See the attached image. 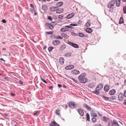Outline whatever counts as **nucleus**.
Returning a JSON list of instances; mask_svg holds the SVG:
<instances>
[{"label":"nucleus","mask_w":126,"mask_h":126,"mask_svg":"<svg viewBox=\"0 0 126 126\" xmlns=\"http://www.w3.org/2000/svg\"><path fill=\"white\" fill-rule=\"evenodd\" d=\"M110 87V86L109 85H106L104 86V90L106 91H109Z\"/></svg>","instance_id":"obj_19"},{"label":"nucleus","mask_w":126,"mask_h":126,"mask_svg":"<svg viewBox=\"0 0 126 126\" xmlns=\"http://www.w3.org/2000/svg\"><path fill=\"white\" fill-rule=\"evenodd\" d=\"M53 49V48L52 47H49L48 48V50L49 51H51Z\"/></svg>","instance_id":"obj_44"},{"label":"nucleus","mask_w":126,"mask_h":126,"mask_svg":"<svg viewBox=\"0 0 126 126\" xmlns=\"http://www.w3.org/2000/svg\"><path fill=\"white\" fill-rule=\"evenodd\" d=\"M49 126H59V124L55 121H53L49 124Z\"/></svg>","instance_id":"obj_12"},{"label":"nucleus","mask_w":126,"mask_h":126,"mask_svg":"<svg viewBox=\"0 0 126 126\" xmlns=\"http://www.w3.org/2000/svg\"><path fill=\"white\" fill-rule=\"evenodd\" d=\"M83 106L89 111H90L91 110V107L86 104H84L83 105Z\"/></svg>","instance_id":"obj_7"},{"label":"nucleus","mask_w":126,"mask_h":126,"mask_svg":"<svg viewBox=\"0 0 126 126\" xmlns=\"http://www.w3.org/2000/svg\"><path fill=\"white\" fill-rule=\"evenodd\" d=\"M75 15V14L73 13H72L69 14L66 16V18L67 19H69Z\"/></svg>","instance_id":"obj_11"},{"label":"nucleus","mask_w":126,"mask_h":126,"mask_svg":"<svg viewBox=\"0 0 126 126\" xmlns=\"http://www.w3.org/2000/svg\"><path fill=\"white\" fill-rule=\"evenodd\" d=\"M69 44L71 46L75 48H78L79 47L78 45L73 43V42H70Z\"/></svg>","instance_id":"obj_9"},{"label":"nucleus","mask_w":126,"mask_h":126,"mask_svg":"<svg viewBox=\"0 0 126 126\" xmlns=\"http://www.w3.org/2000/svg\"><path fill=\"white\" fill-rule=\"evenodd\" d=\"M94 126H102V125L100 124H97L94 125Z\"/></svg>","instance_id":"obj_50"},{"label":"nucleus","mask_w":126,"mask_h":126,"mask_svg":"<svg viewBox=\"0 0 126 126\" xmlns=\"http://www.w3.org/2000/svg\"><path fill=\"white\" fill-rule=\"evenodd\" d=\"M123 104L126 106V99L124 100Z\"/></svg>","instance_id":"obj_57"},{"label":"nucleus","mask_w":126,"mask_h":126,"mask_svg":"<svg viewBox=\"0 0 126 126\" xmlns=\"http://www.w3.org/2000/svg\"><path fill=\"white\" fill-rule=\"evenodd\" d=\"M124 23V20L123 17H121L119 20V24H122Z\"/></svg>","instance_id":"obj_31"},{"label":"nucleus","mask_w":126,"mask_h":126,"mask_svg":"<svg viewBox=\"0 0 126 126\" xmlns=\"http://www.w3.org/2000/svg\"><path fill=\"white\" fill-rule=\"evenodd\" d=\"M88 86L89 87L91 88H93L95 86L94 84L93 83H91L89 84Z\"/></svg>","instance_id":"obj_29"},{"label":"nucleus","mask_w":126,"mask_h":126,"mask_svg":"<svg viewBox=\"0 0 126 126\" xmlns=\"http://www.w3.org/2000/svg\"><path fill=\"white\" fill-rule=\"evenodd\" d=\"M123 57L125 60H126V54L124 55Z\"/></svg>","instance_id":"obj_51"},{"label":"nucleus","mask_w":126,"mask_h":126,"mask_svg":"<svg viewBox=\"0 0 126 126\" xmlns=\"http://www.w3.org/2000/svg\"><path fill=\"white\" fill-rule=\"evenodd\" d=\"M103 97L106 100H108L109 99V98L106 97V96H104V95H103Z\"/></svg>","instance_id":"obj_46"},{"label":"nucleus","mask_w":126,"mask_h":126,"mask_svg":"<svg viewBox=\"0 0 126 126\" xmlns=\"http://www.w3.org/2000/svg\"><path fill=\"white\" fill-rule=\"evenodd\" d=\"M110 98L111 100H114L116 99V97L115 96L113 95L110 97Z\"/></svg>","instance_id":"obj_38"},{"label":"nucleus","mask_w":126,"mask_h":126,"mask_svg":"<svg viewBox=\"0 0 126 126\" xmlns=\"http://www.w3.org/2000/svg\"><path fill=\"white\" fill-rule=\"evenodd\" d=\"M58 87L60 88L62 86L60 84H58Z\"/></svg>","instance_id":"obj_59"},{"label":"nucleus","mask_w":126,"mask_h":126,"mask_svg":"<svg viewBox=\"0 0 126 126\" xmlns=\"http://www.w3.org/2000/svg\"><path fill=\"white\" fill-rule=\"evenodd\" d=\"M39 114V111H37L36 112H35L34 114H33V115H36L37 114Z\"/></svg>","instance_id":"obj_49"},{"label":"nucleus","mask_w":126,"mask_h":126,"mask_svg":"<svg viewBox=\"0 0 126 126\" xmlns=\"http://www.w3.org/2000/svg\"><path fill=\"white\" fill-rule=\"evenodd\" d=\"M86 118L87 121H90V115L88 113H87L86 114Z\"/></svg>","instance_id":"obj_36"},{"label":"nucleus","mask_w":126,"mask_h":126,"mask_svg":"<svg viewBox=\"0 0 126 126\" xmlns=\"http://www.w3.org/2000/svg\"><path fill=\"white\" fill-rule=\"evenodd\" d=\"M77 24L74 23H71L70 24V25L65 26V27L61 29L60 31L62 32H64L68 31L69 30L68 28H72L73 26H76Z\"/></svg>","instance_id":"obj_2"},{"label":"nucleus","mask_w":126,"mask_h":126,"mask_svg":"<svg viewBox=\"0 0 126 126\" xmlns=\"http://www.w3.org/2000/svg\"><path fill=\"white\" fill-rule=\"evenodd\" d=\"M3 78L5 79L6 80H8V77H3Z\"/></svg>","instance_id":"obj_55"},{"label":"nucleus","mask_w":126,"mask_h":126,"mask_svg":"<svg viewBox=\"0 0 126 126\" xmlns=\"http://www.w3.org/2000/svg\"><path fill=\"white\" fill-rule=\"evenodd\" d=\"M63 9H58H58L57 10L56 13L58 14L61 13H63Z\"/></svg>","instance_id":"obj_23"},{"label":"nucleus","mask_w":126,"mask_h":126,"mask_svg":"<svg viewBox=\"0 0 126 126\" xmlns=\"http://www.w3.org/2000/svg\"><path fill=\"white\" fill-rule=\"evenodd\" d=\"M79 114L81 116H84V113L83 111L79 109Z\"/></svg>","instance_id":"obj_27"},{"label":"nucleus","mask_w":126,"mask_h":126,"mask_svg":"<svg viewBox=\"0 0 126 126\" xmlns=\"http://www.w3.org/2000/svg\"><path fill=\"white\" fill-rule=\"evenodd\" d=\"M90 20H89L88 21L86 22L85 26L86 27H89L90 26Z\"/></svg>","instance_id":"obj_30"},{"label":"nucleus","mask_w":126,"mask_h":126,"mask_svg":"<svg viewBox=\"0 0 126 126\" xmlns=\"http://www.w3.org/2000/svg\"><path fill=\"white\" fill-rule=\"evenodd\" d=\"M63 17V15H60L58 16V17L60 19H62Z\"/></svg>","instance_id":"obj_40"},{"label":"nucleus","mask_w":126,"mask_h":126,"mask_svg":"<svg viewBox=\"0 0 126 126\" xmlns=\"http://www.w3.org/2000/svg\"><path fill=\"white\" fill-rule=\"evenodd\" d=\"M61 35L62 37L65 38H68L69 37V36L64 33H62Z\"/></svg>","instance_id":"obj_26"},{"label":"nucleus","mask_w":126,"mask_h":126,"mask_svg":"<svg viewBox=\"0 0 126 126\" xmlns=\"http://www.w3.org/2000/svg\"><path fill=\"white\" fill-rule=\"evenodd\" d=\"M92 121L94 122L96 121V119L94 117H93L92 119Z\"/></svg>","instance_id":"obj_45"},{"label":"nucleus","mask_w":126,"mask_h":126,"mask_svg":"<svg viewBox=\"0 0 126 126\" xmlns=\"http://www.w3.org/2000/svg\"><path fill=\"white\" fill-rule=\"evenodd\" d=\"M103 85L102 84H100L98 85L97 86L96 88V89H98V90H100L103 88Z\"/></svg>","instance_id":"obj_15"},{"label":"nucleus","mask_w":126,"mask_h":126,"mask_svg":"<svg viewBox=\"0 0 126 126\" xmlns=\"http://www.w3.org/2000/svg\"><path fill=\"white\" fill-rule=\"evenodd\" d=\"M115 3V0H112L110 1L107 5V7L108 8H110V12H112L114 9V6Z\"/></svg>","instance_id":"obj_3"},{"label":"nucleus","mask_w":126,"mask_h":126,"mask_svg":"<svg viewBox=\"0 0 126 126\" xmlns=\"http://www.w3.org/2000/svg\"><path fill=\"white\" fill-rule=\"evenodd\" d=\"M72 79L73 81L75 82H78V81L77 80H76L74 78H72Z\"/></svg>","instance_id":"obj_52"},{"label":"nucleus","mask_w":126,"mask_h":126,"mask_svg":"<svg viewBox=\"0 0 126 126\" xmlns=\"http://www.w3.org/2000/svg\"><path fill=\"white\" fill-rule=\"evenodd\" d=\"M124 96L122 93H120L118 95V100L119 101H122L124 99Z\"/></svg>","instance_id":"obj_5"},{"label":"nucleus","mask_w":126,"mask_h":126,"mask_svg":"<svg viewBox=\"0 0 126 126\" xmlns=\"http://www.w3.org/2000/svg\"><path fill=\"white\" fill-rule=\"evenodd\" d=\"M75 33H73V32L71 33V34L72 35H75Z\"/></svg>","instance_id":"obj_64"},{"label":"nucleus","mask_w":126,"mask_h":126,"mask_svg":"<svg viewBox=\"0 0 126 126\" xmlns=\"http://www.w3.org/2000/svg\"><path fill=\"white\" fill-rule=\"evenodd\" d=\"M10 94L12 96H14L15 95V94L12 93H11Z\"/></svg>","instance_id":"obj_60"},{"label":"nucleus","mask_w":126,"mask_h":126,"mask_svg":"<svg viewBox=\"0 0 126 126\" xmlns=\"http://www.w3.org/2000/svg\"><path fill=\"white\" fill-rule=\"evenodd\" d=\"M53 17L54 19H56L57 18V17L55 15L53 16Z\"/></svg>","instance_id":"obj_54"},{"label":"nucleus","mask_w":126,"mask_h":126,"mask_svg":"<svg viewBox=\"0 0 126 126\" xmlns=\"http://www.w3.org/2000/svg\"><path fill=\"white\" fill-rule=\"evenodd\" d=\"M103 117L104 121L106 122H107L109 119V118L106 116H104Z\"/></svg>","instance_id":"obj_37"},{"label":"nucleus","mask_w":126,"mask_h":126,"mask_svg":"<svg viewBox=\"0 0 126 126\" xmlns=\"http://www.w3.org/2000/svg\"><path fill=\"white\" fill-rule=\"evenodd\" d=\"M30 11L33 13L34 12V15H37V13L36 12L35 10L34 9V8H31L30 9Z\"/></svg>","instance_id":"obj_17"},{"label":"nucleus","mask_w":126,"mask_h":126,"mask_svg":"<svg viewBox=\"0 0 126 126\" xmlns=\"http://www.w3.org/2000/svg\"><path fill=\"white\" fill-rule=\"evenodd\" d=\"M58 9V7H50V10L52 12L55 11H57V10Z\"/></svg>","instance_id":"obj_18"},{"label":"nucleus","mask_w":126,"mask_h":126,"mask_svg":"<svg viewBox=\"0 0 126 126\" xmlns=\"http://www.w3.org/2000/svg\"><path fill=\"white\" fill-rule=\"evenodd\" d=\"M123 11V13L125 14H126V6H125L124 7Z\"/></svg>","instance_id":"obj_39"},{"label":"nucleus","mask_w":126,"mask_h":126,"mask_svg":"<svg viewBox=\"0 0 126 126\" xmlns=\"http://www.w3.org/2000/svg\"><path fill=\"white\" fill-rule=\"evenodd\" d=\"M19 82L21 84H23V83L22 82V81H21V80H19Z\"/></svg>","instance_id":"obj_61"},{"label":"nucleus","mask_w":126,"mask_h":126,"mask_svg":"<svg viewBox=\"0 0 126 126\" xmlns=\"http://www.w3.org/2000/svg\"><path fill=\"white\" fill-rule=\"evenodd\" d=\"M108 126H120L117 121L115 119H113V121L111 120L109 121L108 124Z\"/></svg>","instance_id":"obj_4"},{"label":"nucleus","mask_w":126,"mask_h":126,"mask_svg":"<svg viewBox=\"0 0 126 126\" xmlns=\"http://www.w3.org/2000/svg\"><path fill=\"white\" fill-rule=\"evenodd\" d=\"M85 36V35L83 33H79V36L84 37Z\"/></svg>","instance_id":"obj_41"},{"label":"nucleus","mask_w":126,"mask_h":126,"mask_svg":"<svg viewBox=\"0 0 126 126\" xmlns=\"http://www.w3.org/2000/svg\"><path fill=\"white\" fill-rule=\"evenodd\" d=\"M60 43V41L58 40H54L52 42V44L54 45H57Z\"/></svg>","instance_id":"obj_10"},{"label":"nucleus","mask_w":126,"mask_h":126,"mask_svg":"<svg viewBox=\"0 0 126 126\" xmlns=\"http://www.w3.org/2000/svg\"><path fill=\"white\" fill-rule=\"evenodd\" d=\"M46 25L47 27H49L50 29H52L54 28L53 26L50 23H46Z\"/></svg>","instance_id":"obj_13"},{"label":"nucleus","mask_w":126,"mask_h":126,"mask_svg":"<svg viewBox=\"0 0 126 126\" xmlns=\"http://www.w3.org/2000/svg\"><path fill=\"white\" fill-rule=\"evenodd\" d=\"M64 56L67 57H70L71 55V54L70 52L66 53L64 54Z\"/></svg>","instance_id":"obj_34"},{"label":"nucleus","mask_w":126,"mask_h":126,"mask_svg":"<svg viewBox=\"0 0 126 126\" xmlns=\"http://www.w3.org/2000/svg\"><path fill=\"white\" fill-rule=\"evenodd\" d=\"M99 90H98V89H95V90L93 92V93L94 94H98L100 93L98 91Z\"/></svg>","instance_id":"obj_33"},{"label":"nucleus","mask_w":126,"mask_h":126,"mask_svg":"<svg viewBox=\"0 0 126 126\" xmlns=\"http://www.w3.org/2000/svg\"><path fill=\"white\" fill-rule=\"evenodd\" d=\"M2 22L4 23H5L6 22V21L5 19H3L2 20Z\"/></svg>","instance_id":"obj_56"},{"label":"nucleus","mask_w":126,"mask_h":126,"mask_svg":"<svg viewBox=\"0 0 126 126\" xmlns=\"http://www.w3.org/2000/svg\"><path fill=\"white\" fill-rule=\"evenodd\" d=\"M0 60H1V61H3L4 62H5V61L2 58H0Z\"/></svg>","instance_id":"obj_63"},{"label":"nucleus","mask_w":126,"mask_h":126,"mask_svg":"<svg viewBox=\"0 0 126 126\" xmlns=\"http://www.w3.org/2000/svg\"><path fill=\"white\" fill-rule=\"evenodd\" d=\"M74 66L73 65H71L66 66L65 68L66 70H70L73 69L74 68Z\"/></svg>","instance_id":"obj_8"},{"label":"nucleus","mask_w":126,"mask_h":126,"mask_svg":"<svg viewBox=\"0 0 126 126\" xmlns=\"http://www.w3.org/2000/svg\"><path fill=\"white\" fill-rule=\"evenodd\" d=\"M115 3L116 6L117 7H119L121 4V0H116Z\"/></svg>","instance_id":"obj_16"},{"label":"nucleus","mask_w":126,"mask_h":126,"mask_svg":"<svg viewBox=\"0 0 126 126\" xmlns=\"http://www.w3.org/2000/svg\"><path fill=\"white\" fill-rule=\"evenodd\" d=\"M63 4V3L62 2H60L56 3V6L57 7H59L62 6Z\"/></svg>","instance_id":"obj_20"},{"label":"nucleus","mask_w":126,"mask_h":126,"mask_svg":"<svg viewBox=\"0 0 126 126\" xmlns=\"http://www.w3.org/2000/svg\"><path fill=\"white\" fill-rule=\"evenodd\" d=\"M79 72L77 69H74L71 71V73L74 74H78Z\"/></svg>","instance_id":"obj_25"},{"label":"nucleus","mask_w":126,"mask_h":126,"mask_svg":"<svg viewBox=\"0 0 126 126\" xmlns=\"http://www.w3.org/2000/svg\"><path fill=\"white\" fill-rule=\"evenodd\" d=\"M53 33V32L52 31H51L49 32H46V34H51Z\"/></svg>","instance_id":"obj_43"},{"label":"nucleus","mask_w":126,"mask_h":126,"mask_svg":"<svg viewBox=\"0 0 126 126\" xmlns=\"http://www.w3.org/2000/svg\"><path fill=\"white\" fill-rule=\"evenodd\" d=\"M86 31L88 33H91L92 32L93 30L91 28H87L86 29Z\"/></svg>","instance_id":"obj_22"},{"label":"nucleus","mask_w":126,"mask_h":126,"mask_svg":"<svg viewBox=\"0 0 126 126\" xmlns=\"http://www.w3.org/2000/svg\"><path fill=\"white\" fill-rule=\"evenodd\" d=\"M98 114L99 116H102V114L101 113H98Z\"/></svg>","instance_id":"obj_62"},{"label":"nucleus","mask_w":126,"mask_h":126,"mask_svg":"<svg viewBox=\"0 0 126 126\" xmlns=\"http://www.w3.org/2000/svg\"><path fill=\"white\" fill-rule=\"evenodd\" d=\"M55 113L58 116H60V110L59 109H57L55 111Z\"/></svg>","instance_id":"obj_35"},{"label":"nucleus","mask_w":126,"mask_h":126,"mask_svg":"<svg viewBox=\"0 0 126 126\" xmlns=\"http://www.w3.org/2000/svg\"><path fill=\"white\" fill-rule=\"evenodd\" d=\"M124 95L125 97H126V90L124 92Z\"/></svg>","instance_id":"obj_53"},{"label":"nucleus","mask_w":126,"mask_h":126,"mask_svg":"<svg viewBox=\"0 0 126 126\" xmlns=\"http://www.w3.org/2000/svg\"><path fill=\"white\" fill-rule=\"evenodd\" d=\"M30 7L31 8H34V7L33 6V4H30Z\"/></svg>","instance_id":"obj_58"},{"label":"nucleus","mask_w":126,"mask_h":126,"mask_svg":"<svg viewBox=\"0 0 126 126\" xmlns=\"http://www.w3.org/2000/svg\"><path fill=\"white\" fill-rule=\"evenodd\" d=\"M41 80L45 83H47V82L44 79H43L41 77Z\"/></svg>","instance_id":"obj_47"},{"label":"nucleus","mask_w":126,"mask_h":126,"mask_svg":"<svg viewBox=\"0 0 126 126\" xmlns=\"http://www.w3.org/2000/svg\"><path fill=\"white\" fill-rule=\"evenodd\" d=\"M86 74L83 73L79 76V82L81 83H84L87 82L88 79L85 78Z\"/></svg>","instance_id":"obj_1"},{"label":"nucleus","mask_w":126,"mask_h":126,"mask_svg":"<svg viewBox=\"0 0 126 126\" xmlns=\"http://www.w3.org/2000/svg\"><path fill=\"white\" fill-rule=\"evenodd\" d=\"M91 115L94 117H97V115L95 113V111L94 110H92L91 112Z\"/></svg>","instance_id":"obj_14"},{"label":"nucleus","mask_w":126,"mask_h":126,"mask_svg":"<svg viewBox=\"0 0 126 126\" xmlns=\"http://www.w3.org/2000/svg\"><path fill=\"white\" fill-rule=\"evenodd\" d=\"M42 9L46 11L47 9V6L46 5H43L42 6Z\"/></svg>","instance_id":"obj_32"},{"label":"nucleus","mask_w":126,"mask_h":126,"mask_svg":"<svg viewBox=\"0 0 126 126\" xmlns=\"http://www.w3.org/2000/svg\"><path fill=\"white\" fill-rule=\"evenodd\" d=\"M116 92V91L114 89H112L110 90L109 92V94L110 95H112L114 94Z\"/></svg>","instance_id":"obj_24"},{"label":"nucleus","mask_w":126,"mask_h":126,"mask_svg":"<svg viewBox=\"0 0 126 126\" xmlns=\"http://www.w3.org/2000/svg\"><path fill=\"white\" fill-rule=\"evenodd\" d=\"M64 59L63 57H61L59 59V62L60 64H63L64 62Z\"/></svg>","instance_id":"obj_21"},{"label":"nucleus","mask_w":126,"mask_h":126,"mask_svg":"<svg viewBox=\"0 0 126 126\" xmlns=\"http://www.w3.org/2000/svg\"><path fill=\"white\" fill-rule=\"evenodd\" d=\"M66 48V46L65 45H62L60 47V49L62 51L63 50Z\"/></svg>","instance_id":"obj_28"},{"label":"nucleus","mask_w":126,"mask_h":126,"mask_svg":"<svg viewBox=\"0 0 126 126\" xmlns=\"http://www.w3.org/2000/svg\"><path fill=\"white\" fill-rule=\"evenodd\" d=\"M56 38L57 39H63V38L61 36H57L56 37Z\"/></svg>","instance_id":"obj_42"},{"label":"nucleus","mask_w":126,"mask_h":126,"mask_svg":"<svg viewBox=\"0 0 126 126\" xmlns=\"http://www.w3.org/2000/svg\"><path fill=\"white\" fill-rule=\"evenodd\" d=\"M47 19L50 20H52V18L50 16H48L47 17Z\"/></svg>","instance_id":"obj_48"},{"label":"nucleus","mask_w":126,"mask_h":126,"mask_svg":"<svg viewBox=\"0 0 126 126\" xmlns=\"http://www.w3.org/2000/svg\"><path fill=\"white\" fill-rule=\"evenodd\" d=\"M68 105L69 107L72 108H76L77 107V105L74 102H70L68 103Z\"/></svg>","instance_id":"obj_6"}]
</instances>
